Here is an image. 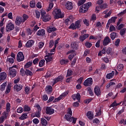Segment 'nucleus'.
I'll return each instance as SVG.
<instances>
[{
  "instance_id": "obj_1",
  "label": "nucleus",
  "mask_w": 126,
  "mask_h": 126,
  "mask_svg": "<svg viewBox=\"0 0 126 126\" xmlns=\"http://www.w3.org/2000/svg\"><path fill=\"white\" fill-rule=\"evenodd\" d=\"M71 116H72V111H71V109L69 108L67 110L66 114L65 115V119H66L67 122H72L73 124H75L77 119L71 117Z\"/></svg>"
},
{
  "instance_id": "obj_2",
  "label": "nucleus",
  "mask_w": 126,
  "mask_h": 126,
  "mask_svg": "<svg viewBox=\"0 0 126 126\" xmlns=\"http://www.w3.org/2000/svg\"><path fill=\"white\" fill-rule=\"evenodd\" d=\"M52 14L54 15L55 18L59 19V18H63L64 17L63 14H62L61 9L55 8L52 12Z\"/></svg>"
},
{
  "instance_id": "obj_3",
  "label": "nucleus",
  "mask_w": 126,
  "mask_h": 126,
  "mask_svg": "<svg viewBox=\"0 0 126 126\" xmlns=\"http://www.w3.org/2000/svg\"><path fill=\"white\" fill-rule=\"evenodd\" d=\"M92 4V3L91 2H89L86 4H84L81 6L79 9V12L80 13H85L88 10L89 7H91Z\"/></svg>"
},
{
  "instance_id": "obj_4",
  "label": "nucleus",
  "mask_w": 126,
  "mask_h": 126,
  "mask_svg": "<svg viewBox=\"0 0 126 126\" xmlns=\"http://www.w3.org/2000/svg\"><path fill=\"white\" fill-rule=\"evenodd\" d=\"M16 25L18 26H20L21 24H23L24 22L23 21V18L21 16H17L15 20Z\"/></svg>"
},
{
  "instance_id": "obj_5",
  "label": "nucleus",
  "mask_w": 126,
  "mask_h": 126,
  "mask_svg": "<svg viewBox=\"0 0 126 126\" xmlns=\"http://www.w3.org/2000/svg\"><path fill=\"white\" fill-rule=\"evenodd\" d=\"M93 84V79L92 78H89L84 82V86H91Z\"/></svg>"
},
{
  "instance_id": "obj_6",
  "label": "nucleus",
  "mask_w": 126,
  "mask_h": 126,
  "mask_svg": "<svg viewBox=\"0 0 126 126\" xmlns=\"http://www.w3.org/2000/svg\"><path fill=\"white\" fill-rule=\"evenodd\" d=\"M55 52H52L50 51V53H48V55L45 56V60L46 61L47 63H50V62H52L53 60V57H52V55H54Z\"/></svg>"
},
{
  "instance_id": "obj_7",
  "label": "nucleus",
  "mask_w": 126,
  "mask_h": 126,
  "mask_svg": "<svg viewBox=\"0 0 126 126\" xmlns=\"http://www.w3.org/2000/svg\"><path fill=\"white\" fill-rule=\"evenodd\" d=\"M65 8L66 9H67L68 10H71L72 8H73V5L72 4V2L68 1L65 2L64 4Z\"/></svg>"
},
{
  "instance_id": "obj_8",
  "label": "nucleus",
  "mask_w": 126,
  "mask_h": 126,
  "mask_svg": "<svg viewBox=\"0 0 126 126\" xmlns=\"http://www.w3.org/2000/svg\"><path fill=\"white\" fill-rule=\"evenodd\" d=\"M17 60L18 62L24 61V55L22 52H19L17 55Z\"/></svg>"
},
{
  "instance_id": "obj_9",
  "label": "nucleus",
  "mask_w": 126,
  "mask_h": 126,
  "mask_svg": "<svg viewBox=\"0 0 126 126\" xmlns=\"http://www.w3.org/2000/svg\"><path fill=\"white\" fill-rule=\"evenodd\" d=\"M9 74L10 75V77L13 78L15 76H16V71L15 69L12 68V67H10L9 68Z\"/></svg>"
},
{
  "instance_id": "obj_10",
  "label": "nucleus",
  "mask_w": 126,
  "mask_h": 126,
  "mask_svg": "<svg viewBox=\"0 0 126 126\" xmlns=\"http://www.w3.org/2000/svg\"><path fill=\"white\" fill-rule=\"evenodd\" d=\"M13 29H14V25L11 22L8 23L6 27V31H11V30H13Z\"/></svg>"
},
{
  "instance_id": "obj_11",
  "label": "nucleus",
  "mask_w": 126,
  "mask_h": 126,
  "mask_svg": "<svg viewBox=\"0 0 126 126\" xmlns=\"http://www.w3.org/2000/svg\"><path fill=\"white\" fill-rule=\"evenodd\" d=\"M55 113V110L51 108L50 107L47 106L46 108V114L47 115H53Z\"/></svg>"
},
{
  "instance_id": "obj_12",
  "label": "nucleus",
  "mask_w": 126,
  "mask_h": 126,
  "mask_svg": "<svg viewBox=\"0 0 126 126\" xmlns=\"http://www.w3.org/2000/svg\"><path fill=\"white\" fill-rule=\"evenodd\" d=\"M72 98L73 100H78V101L79 102V101H80V98H81V95H80V94L77 93L76 94H73Z\"/></svg>"
},
{
  "instance_id": "obj_13",
  "label": "nucleus",
  "mask_w": 126,
  "mask_h": 126,
  "mask_svg": "<svg viewBox=\"0 0 126 126\" xmlns=\"http://www.w3.org/2000/svg\"><path fill=\"white\" fill-rule=\"evenodd\" d=\"M35 42L33 40H30L27 41V43L26 44V48H31Z\"/></svg>"
},
{
  "instance_id": "obj_14",
  "label": "nucleus",
  "mask_w": 126,
  "mask_h": 126,
  "mask_svg": "<svg viewBox=\"0 0 126 126\" xmlns=\"http://www.w3.org/2000/svg\"><path fill=\"white\" fill-rule=\"evenodd\" d=\"M42 20L44 22H48V21H50L51 19L52 18L51 15L49 14H47L42 18Z\"/></svg>"
},
{
  "instance_id": "obj_15",
  "label": "nucleus",
  "mask_w": 126,
  "mask_h": 126,
  "mask_svg": "<svg viewBox=\"0 0 126 126\" xmlns=\"http://www.w3.org/2000/svg\"><path fill=\"white\" fill-rule=\"evenodd\" d=\"M111 42V39H110V37L109 36H106L104 39L103 42V46H107Z\"/></svg>"
},
{
  "instance_id": "obj_16",
  "label": "nucleus",
  "mask_w": 126,
  "mask_h": 126,
  "mask_svg": "<svg viewBox=\"0 0 126 126\" xmlns=\"http://www.w3.org/2000/svg\"><path fill=\"white\" fill-rule=\"evenodd\" d=\"M31 117L32 118H38V119H40L41 118V111H36L35 113H32L31 114Z\"/></svg>"
},
{
  "instance_id": "obj_17",
  "label": "nucleus",
  "mask_w": 126,
  "mask_h": 126,
  "mask_svg": "<svg viewBox=\"0 0 126 126\" xmlns=\"http://www.w3.org/2000/svg\"><path fill=\"white\" fill-rule=\"evenodd\" d=\"M94 93L96 96H99L101 94V91L100 90V88L99 86H95L94 88Z\"/></svg>"
},
{
  "instance_id": "obj_18",
  "label": "nucleus",
  "mask_w": 126,
  "mask_h": 126,
  "mask_svg": "<svg viewBox=\"0 0 126 126\" xmlns=\"http://www.w3.org/2000/svg\"><path fill=\"white\" fill-rule=\"evenodd\" d=\"M122 103V105H125L126 106V101L121 102L119 103H117L116 101H114V102L110 105L111 107H117V106H119Z\"/></svg>"
},
{
  "instance_id": "obj_19",
  "label": "nucleus",
  "mask_w": 126,
  "mask_h": 126,
  "mask_svg": "<svg viewBox=\"0 0 126 126\" xmlns=\"http://www.w3.org/2000/svg\"><path fill=\"white\" fill-rule=\"evenodd\" d=\"M63 79V77L62 75L58 76L57 78L54 79V82L53 83V85H55L56 83L59 82V81H62Z\"/></svg>"
},
{
  "instance_id": "obj_20",
  "label": "nucleus",
  "mask_w": 126,
  "mask_h": 126,
  "mask_svg": "<svg viewBox=\"0 0 126 126\" xmlns=\"http://www.w3.org/2000/svg\"><path fill=\"white\" fill-rule=\"evenodd\" d=\"M22 87H23L22 85L16 84L14 86V90H16V91L18 92L20 91L21 89H22Z\"/></svg>"
},
{
  "instance_id": "obj_21",
  "label": "nucleus",
  "mask_w": 126,
  "mask_h": 126,
  "mask_svg": "<svg viewBox=\"0 0 126 126\" xmlns=\"http://www.w3.org/2000/svg\"><path fill=\"white\" fill-rule=\"evenodd\" d=\"M47 30L48 33H52V32L57 31V29L54 27H48L47 28Z\"/></svg>"
},
{
  "instance_id": "obj_22",
  "label": "nucleus",
  "mask_w": 126,
  "mask_h": 126,
  "mask_svg": "<svg viewBox=\"0 0 126 126\" xmlns=\"http://www.w3.org/2000/svg\"><path fill=\"white\" fill-rule=\"evenodd\" d=\"M74 51L72 50H70L67 52V55H68V54H71L68 57V59H69L70 60V61H71V60H72V59H73V57H74V54H73V53H74Z\"/></svg>"
},
{
  "instance_id": "obj_23",
  "label": "nucleus",
  "mask_w": 126,
  "mask_h": 126,
  "mask_svg": "<svg viewBox=\"0 0 126 126\" xmlns=\"http://www.w3.org/2000/svg\"><path fill=\"white\" fill-rule=\"evenodd\" d=\"M6 78V73L4 72L0 73V81L4 80Z\"/></svg>"
},
{
  "instance_id": "obj_24",
  "label": "nucleus",
  "mask_w": 126,
  "mask_h": 126,
  "mask_svg": "<svg viewBox=\"0 0 126 126\" xmlns=\"http://www.w3.org/2000/svg\"><path fill=\"white\" fill-rule=\"evenodd\" d=\"M45 91L48 94H51V93H52V91H53L52 86H47L45 88Z\"/></svg>"
},
{
  "instance_id": "obj_25",
  "label": "nucleus",
  "mask_w": 126,
  "mask_h": 126,
  "mask_svg": "<svg viewBox=\"0 0 126 126\" xmlns=\"http://www.w3.org/2000/svg\"><path fill=\"white\" fill-rule=\"evenodd\" d=\"M37 36H44L45 35V30H39L36 33Z\"/></svg>"
},
{
  "instance_id": "obj_26",
  "label": "nucleus",
  "mask_w": 126,
  "mask_h": 126,
  "mask_svg": "<svg viewBox=\"0 0 126 126\" xmlns=\"http://www.w3.org/2000/svg\"><path fill=\"white\" fill-rule=\"evenodd\" d=\"M114 75H115V71H112L111 73L107 74L106 78H107V79H111V78L114 77Z\"/></svg>"
},
{
  "instance_id": "obj_27",
  "label": "nucleus",
  "mask_w": 126,
  "mask_h": 126,
  "mask_svg": "<svg viewBox=\"0 0 126 126\" xmlns=\"http://www.w3.org/2000/svg\"><path fill=\"white\" fill-rule=\"evenodd\" d=\"M7 117H8V112H4L1 116V118H2L4 121L7 119Z\"/></svg>"
},
{
  "instance_id": "obj_28",
  "label": "nucleus",
  "mask_w": 126,
  "mask_h": 126,
  "mask_svg": "<svg viewBox=\"0 0 126 126\" xmlns=\"http://www.w3.org/2000/svg\"><path fill=\"white\" fill-rule=\"evenodd\" d=\"M94 116V115H93V113L91 112V111H89L87 113V117L89 120H92Z\"/></svg>"
},
{
  "instance_id": "obj_29",
  "label": "nucleus",
  "mask_w": 126,
  "mask_h": 126,
  "mask_svg": "<svg viewBox=\"0 0 126 126\" xmlns=\"http://www.w3.org/2000/svg\"><path fill=\"white\" fill-rule=\"evenodd\" d=\"M113 81H114V80H111L109 84L106 85V88L108 89L113 85H116V82Z\"/></svg>"
},
{
  "instance_id": "obj_30",
  "label": "nucleus",
  "mask_w": 126,
  "mask_h": 126,
  "mask_svg": "<svg viewBox=\"0 0 126 126\" xmlns=\"http://www.w3.org/2000/svg\"><path fill=\"white\" fill-rule=\"evenodd\" d=\"M7 85V82L3 83L2 84L0 87V90H1V91H4Z\"/></svg>"
},
{
  "instance_id": "obj_31",
  "label": "nucleus",
  "mask_w": 126,
  "mask_h": 126,
  "mask_svg": "<svg viewBox=\"0 0 126 126\" xmlns=\"http://www.w3.org/2000/svg\"><path fill=\"white\" fill-rule=\"evenodd\" d=\"M25 73L28 76H32L33 75V72L29 69H26Z\"/></svg>"
},
{
  "instance_id": "obj_32",
  "label": "nucleus",
  "mask_w": 126,
  "mask_h": 126,
  "mask_svg": "<svg viewBox=\"0 0 126 126\" xmlns=\"http://www.w3.org/2000/svg\"><path fill=\"white\" fill-rule=\"evenodd\" d=\"M89 37V34H84L83 35H81L80 37V41H82V42H83L86 38H88Z\"/></svg>"
},
{
  "instance_id": "obj_33",
  "label": "nucleus",
  "mask_w": 126,
  "mask_h": 126,
  "mask_svg": "<svg viewBox=\"0 0 126 126\" xmlns=\"http://www.w3.org/2000/svg\"><path fill=\"white\" fill-rule=\"evenodd\" d=\"M28 118V116L26 113L23 114L21 117L19 118V120L23 121L24 120H26Z\"/></svg>"
},
{
  "instance_id": "obj_34",
  "label": "nucleus",
  "mask_w": 126,
  "mask_h": 126,
  "mask_svg": "<svg viewBox=\"0 0 126 126\" xmlns=\"http://www.w3.org/2000/svg\"><path fill=\"white\" fill-rule=\"evenodd\" d=\"M41 122L42 126H46L48 125V122H47V120L45 118H41Z\"/></svg>"
},
{
  "instance_id": "obj_35",
  "label": "nucleus",
  "mask_w": 126,
  "mask_h": 126,
  "mask_svg": "<svg viewBox=\"0 0 126 126\" xmlns=\"http://www.w3.org/2000/svg\"><path fill=\"white\" fill-rule=\"evenodd\" d=\"M11 90V85L10 84H8L7 87L6 89V91H5V94H8V93H9V92H10Z\"/></svg>"
},
{
  "instance_id": "obj_36",
  "label": "nucleus",
  "mask_w": 126,
  "mask_h": 126,
  "mask_svg": "<svg viewBox=\"0 0 126 126\" xmlns=\"http://www.w3.org/2000/svg\"><path fill=\"white\" fill-rule=\"evenodd\" d=\"M6 111L7 113H9L10 112V103H9V102L6 103Z\"/></svg>"
},
{
  "instance_id": "obj_37",
  "label": "nucleus",
  "mask_w": 126,
  "mask_h": 126,
  "mask_svg": "<svg viewBox=\"0 0 126 126\" xmlns=\"http://www.w3.org/2000/svg\"><path fill=\"white\" fill-rule=\"evenodd\" d=\"M117 17H112L111 19L108 20V23H114L117 19Z\"/></svg>"
},
{
  "instance_id": "obj_38",
  "label": "nucleus",
  "mask_w": 126,
  "mask_h": 126,
  "mask_svg": "<svg viewBox=\"0 0 126 126\" xmlns=\"http://www.w3.org/2000/svg\"><path fill=\"white\" fill-rule=\"evenodd\" d=\"M24 112H30L31 111V108L28 105H25L24 107Z\"/></svg>"
},
{
  "instance_id": "obj_39",
  "label": "nucleus",
  "mask_w": 126,
  "mask_h": 126,
  "mask_svg": "<svg viewBox=\"0 0 126 126\" xmlns=\"http://www.w3.org/2000/svg\"><path fill=\"white\" fill-rule=\"evenodd\" d=\"M71 48H72V49H75V50H76V49H77V47H78V45H77V44L75 42H72L71 44Z\"/></svg>"
},
{
  "instance_id": "obj_40",
  "label": "nucleus",
  "mask_w": 126,
  "mask_h": 126,
  "mask_svg": "<svg viewBox=\"0 0 126 126\" xmlns=\"http://www.w3.org/2000/svg\"><path fill=\"white\" fill-rule=\"evenodd\" d=\"M81 20H79L76 22L75 25L76 28H79V27H80V23H81Z\"/></svg>"
},
{
  "instance_id": "obj_41",
  "label": "nucleus",
  "mask_w": 126,
  "mask_h": 126,
  "mask_svg": "<svg viewBox=\"0 0 126 126\" xmlns=\"http://www.w3.org/2000/svg\"><path fill=\"white\" fill-rule=\"evenodd\" d=\"M32 65V62L30 61L25 65V68H29Z\"/></svg>"
},
{
  "instance_id": "obj_42",
  "label": "nucleus",
  "mask_w": 126,
  "mask_h": 126,
  "mask_svg": "<svg viewBox=\"0 0 126 126\" xmlns=\"http://www.w3.org/2000/svg\"><path fill=\"white\" fill-rule=\"evenodd\" d=\"M101 114H102L101 108L98 107L96 109V116H100Z\"/></svg>"
},
{
  "instance_id": "obj_43",
  "label": "nucleus",
  "mask_w": 126,
  "mask_h": 126,
  "mask_svg": "<svg viewBox=\"0 0 126 126\" xmlns=\"http://www.w3.org/2000/svg\"><path fill=\"white\" fill-rule=\"evenodd\" d=\"M110 37L112 40H115V38H117V33L112 32L110 34Z\"/></svg>"
},
{
  "instance_id": "obj_44",
  "label": "nucleus",
  "mask_w": 126,
  "mask_h": 126,
  "mask_svg": "<svg viewBox=\"0 0 126 126\" xmlns=\"http://www.w3.org/2000/svg\"><path fill=\"white\" fill-rule=\"evenodd\" d=\"M117 69L119 71H122L123 69H124V65L122 64H119L117 66Z\"/></svg>"
},
{
  "instance_id": "obj_45",
  "label": "nucleus",
  "mask_w": 126,
  "mask_h": 126,
  "mask_svg": "<svg viewBox=\"0 0 126 126\" xmlns=\"http://www.w3.org/2000/svg\"><path fill=\"white\" fill-rule=\"evenodd\" d=\"M53 7H54V3H50L49 4V7L46 9V11L47 12H48V11H50V10H51V9H52V8H53Z\"/></svg>"
},
{
  "instance_id": "obj_46",
  "label": "nucleus",
  "mask_w": 126,
  "mask_h": 126,
  "mask_svg": "<svg viewBox=\"0 0 126 126\" xmlns=\"http://www.w3.org/2000/svg\"><path fill=\"white\" fill-rule=\"evenodd\" d=\"M12 58H7L6 60V62L10 63H14V59Z\"/></svg>"
},
{
  "instance_id": "obj_47",
  "label": "nucleus",
  "mask_w": 126,
  "mask_h": 126,
  "mask_svg": "<svg viewBox=\"0 0 126 126\" xmlns=\"http://www.w3.org/2000/svg\"><path fill=\"white\" fill-rule=\"evenodd\" d=\"M23 20L24 21V22H26V20H27V19H28V18H29V16L27 15H26V14H24L23 15Z\"/></svg>"
},
{
  "instance_id": "obj_48",
  "label": "nucleus",
  "mask_w": 126,
  "mask_h": 126,
  "mask_svg": "<svg viewBox=\"0 0 126 126\" xmlns=\"http://www.w3.org/2000/svg\"><path fill=\"white\" fill-rule=\"evenodd\" d=\"M5 103V101L3 100H1L0 101V110H1L2 107L4 106V104Z\"/></svg>"
},
{
  "instance_id": "obj_49",
  "label": "nucleus",
  "mask_w": 126,
  "mask_h": 126,
  "mask_svg": "<svg viewBox=\"0 0 126 126\" xmlns=\"http://www.w3.org/2000/svg\"><path fill=\"white\" fill-rule=\"evenodd\" d=\"M59 44V41H58V40H56L55 43L54 48L53 49H51L50 52H51L52 53H55V49L57 47V44Z\"/></svg>"
},
{
  "instance_id": "obj_50",
  "label": "nucleus",
  "mask_w": 126,
  "mask_h": 126,
  "mask_svg": "<svg viewBox=\"0 0 126 126\" xmlns=\"http://www.w3.org/2000/svg\"><path fill=\"white\" fill-rule=\"evenodd\" d=\"M101 9H102L101 8V6H100V5L96 6L95 12H96V13H99V12H100V10H101Z\"/></svg>"
},
{
  "instance_id": "obj_51",
  "label": "nucleus",
  "mask_w": 126,
  "mask_h": 126,
  "mask_svg": "<svg viewBox=\"0 0 126 126\" xmlns=\"http://www.w3.org/2000/svg\"><path fill=\"white\" fill-rule=\"evenodd\" d=\"M126 8L121 12L119 13L118 14V16H119V17H121V16H123V15H124V14H126Z\"/></svg>"
},
{
  "instance_id": "obj_52",
  "label": "nucleus",
  "mask_w": 126,
  "mask_h": 126,
  "mask_svg": "<svg viewBox=\"0 0 126 126\" xmlns=\"http://www.w3.org/2000/svg\"><path fill=\"white\" fill-rule=\"evenodd\" d=\"M44 64H45V60H41L39 63V66H40V67H42V66H44Z\"/></svg>"
},
{
  "instance_id": "obj_53",
  "label": "nucleus",
  "mask_w": 126,
  "mask_h": 126,
  "mask_svg": "<svg viewBox=\"0 0 126 126\" xmlns=\"http://www.w3.org/2000/svg\"><path fill=\"white\" fill-rule=\"evenodd\" d=\"M126 29L124 28L123 29L120 31V35H121V36H124L125 34H126Z\"/></svg>"
},
{
  "instance_id": "obj_54",
  "label": "nucleus",
  "mask_w": 126,
  "mask_h": 126,
  "mask_svg": "<svg viewBox=\"0 0 126 126\" xmlns=\"http://www.w3.org/2000/svg\"><path fill=\"white\" fill-rule=\"evenodd\" d=\"M30 6L31 7L34 8L36 6V3H35L34 0H32L30 2Z\"/></svg>"
},
{
  "instance_id": "obj_55",
  "label": "nucleus",
  "mask_w": 126,
  "mask_h": 126,
  "mask_svg": "<svg viewBox=\"0 0 126 126\" xmlns=\"http://www.w3.org/2000/svg\"><path fill=\"white\" fill-rule=\"evenodd\" d=\"M68 63V61L67 60H62L60 61V63L61 64H66Z\"/></svg>"
},
{
  "instance_id": "obj_56",
  "label": "nucleus",
  "mask_w": 126,
  "mask_h": 126,
  "mask_svg": "<svg viewBox=\"0 0 126 126\" xmlns=\"http://www.w3.org/2000/svg\"><path fill=\"white\" fill-rule=\"evenodd\" d=\"M101 9H106V8H108V5L107 3H104L100 5Z\"/></svg>"
},
{
  "instance_id": "obj_57",
  "label": "nucleus",
  "mask_w": 126,
  "mask_h": 126,
  "mask_svg": "<svg viewBox=\"0 0 126 126\" xmlns=\"http://www.w3.org/2000/svg\"><path fill=\"white\" fill-rule=\"evenodd\" d=\"M47 15L46 14V11L43 9L41 10V18L42 17H44L45 16Z\"/></svg>"
},
{
  "instance_id": "obj_58",
  "label": "nucleus",
  "mask_w": 126,
  "mask_h": 126,
  "mask_svg": "<svg viewBox=\"0 0 126 126\" xmlns=\"http://www.w3.org/2000/svg\"><path fill=\"white\" fill-rule=\"evenodd\" d=\"M39 122V119L37 118H34L33 120H32V123H33L34 125H38Z\"/></svg>"
},
{
  "instance_id": "obj_59",
  "label": "nucleus",
  "mask_w": 126,
  "mask_h": 126,
  "mask_svg": "<svg viewBox=\"0 0 126 126\" xmlns=\"http://www.w3.org/2000/svg\"><path fill=\"white\" fill-rule=\"evenodd\" d=\"M110 32H113V31H116V28L113 25H111L109 29Z\"/></svg>"
},
{
  "instance_id": "obj_60",
  "label": "nucleus",
  "mask_w": 126,
  "mask_h": 126,
  "mask_svg": "<svg viewBox=\"0 0 126 126\" xmlns=\"http://www.w3.org/2000/svg\"><path fill=\"white\" fill-rule=\"evenodd\" d=\"M76 28L75 25L73 23L71 24V25L69 27V29H72L73 30H75Z\"/></svg>"
},
{
  "instance_id": "obj_61",
  "label": "nucleus",
  "mask_w": 126,
  "mask_h": 126,
  "mask_svg": "<svg viewBox=\"0 0 126 126\" xmlns=\"http://www.w3.org/2000/svg\"><path fill=\"white\" fill-rule=\"evenodd\" d=\"M111 14H112V10H110L108 13L106 14L104 16L105 18H108V17H110L111 16Z\"/></svg>"
},
{
  "instance_id": "obj_62",
  "label": "nucleus",
  "mask_w": 126,
  "mask_h": 126,
  "mask_svg": "<svg viewBox=\"0 0 126 126\" xmlns=\"http://www.w3.org/2000/svg\"><path fill=\"white\" fill-rule=\"evenodd\" d=\"M23 112V108L22 107H19L17 109V113H18L19 114H21Z\"/></svg>"
},
{
  "instance_id": "obj_63",
  "label": "nucleus",
  "mask_w": 126,
  "mask_h": 126,
  "mask_svg": "<svg viewBox=\"0 0 126 126\" xmlns=\"http://www.w3.org/2000/svg\"><path fill=\"white\" fill-rule=\"evenodd\" d=\"M85 1H86V0H80L78 2V5H79V6H80V5H82V4H83V3H84V2H85Z\"/></svg>"
},
{
  "instance_id": "obj_64",
  "label": "nucleus",
  "mask_w": 126,
  "mask_h": 126,
  "mask_svg": "<svg viewBox=\"0 0 126 126\" xmlns=\"http://www.w3.org/2000/svg\"><path fill=\"white\" fill-rule=\"evenodd\" d=\"M27 33L28 35H32V33H33V31L31 30L30 29H27Z\"/></svg>"
}]
</instances>
